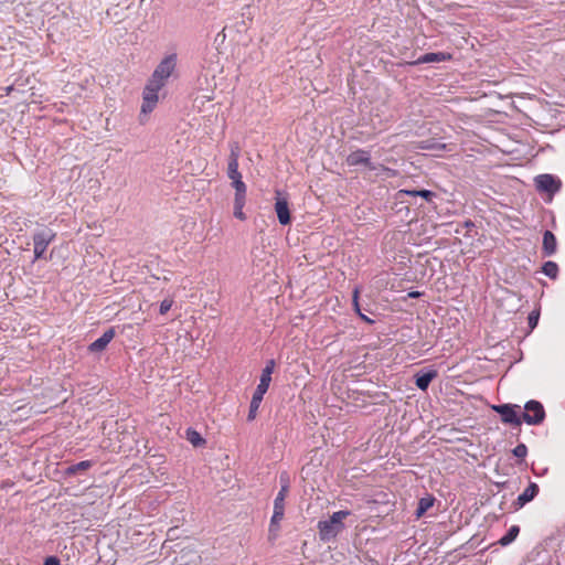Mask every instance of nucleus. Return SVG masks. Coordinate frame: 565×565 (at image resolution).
I'll return each instance as SVG.
<instances>
[{
	"label": "nucleus",
	"mask_w": 565,
	"mask_h": 565,
	"mask_svg": "<svg viewBox=\"0 0 565 565\" xmlns=\"http://www.w3.org/2000/svg\"><path fill=\"white\" fill-rule=\"evenodd\" d=\"M557 252V239L554 233L550 230L543 232L542 255L551 257Z\"/></svg>",
	"instance_id": "2eb2a0df"
},
{
	"label": "nucleus",
	"mask_w": 565,
	"mask_h": 565,
	"mask_svg": "<svg viewBox=\"0 0 565 565\" xmlns=\"http://www.w3.org/2000/svg\"><path fill=\"white\" fill-rule=\"evenodd\" d=\"M289 491H282L279 489L275 500H274V508L285 509V500L288 495Z\"/></svg>",
	"instance_id": "b1692460"
},
{
	"label": "nucleus",
	"mask_w": 565,
	"mask_h": 565,
	"mask_svg": "<svg viewBox=\"0 0 565 565\" xmlns=\"http://www.w3.org/2000/svg\"><path fill=\"white\" fill-rule=\"evenodd\" d=\"M359 295H360L359 288H354L353 297H352V306H353V309H354V311H355V313L358 316H359V312H362L361 311V307H360V302H359Z\"/></svg>",
	"instance_id": "c756f323"
},
{
	"label": "nucleus",
	"mask_w": 565,
	"mask_h": 565,
	"mask_svg": "<svg viewBox=\"0 0 565 565\" xmlns=\"http://www.w3.org/2000/svg\"><path fill=\"white\" fill-rule=\"evenodd\" d=\"M280 530V523L278 522H274L271 519H270V523H269V535L273 536V537H276L277 536V533L279 532Z\"/></svg>",
	"instance_id": "2f4dec72"
},
{
	"label": "nucleus",
	"mask_w": 565,
	"mask_h": 565,
	"mask_svg": "<svg viewBox=\"0 0 565 565\" xmlns=\"http://www.w3.org/2000/svg\"><path fill=\"white\" fill-rule=\"evenodd\" d=\"M162 87L160 84H153L151 82H147L143 92H142V104L140 113L143 115L150 114L157 106L159 100L158 93Z\"/></svg>",
	"instance_id": "0eeeda50"
},
{
	"label": "nucleus",
	"mask_w": 565,
	"mask_h": 565,
	"mask_svg": "<svg viewBox=\"0 0 565 565\" xmlns=\"http://www.w3.org/2000/svg\"><path fill=\"white\" fill-rule=\"evenodd\" d=\"M436 499L433 494H426L425 497L420 498L417 503V508L415 510V516L417 519H420L426 514V512L433 508Z\"/></svg>",
	"instance_id": "6ab92c4d"
},
{
	"label": "nucleus",
	"mask_w": 565,
	"mask_h": 565,
	"mask_svg": "<svg viewBox=\"0 0 565 565\" xmlns=\"http://www.w3.org/2000/svg\"><path fill=\"white\" fill-rule=\"evenodd\" d=\"M536 190L541 193L554 195L562 186L561 180L553 174H539L534 179Z\"/></svg>",
	"instance_id": "1a4fd4ad"
},
{
	"label": "nucleus",
	"mask_w": 565,
	"mask_h": 565,
	"mask_svg": "<svg viewBox=\"0 0 565 565\" xmlns=\"http://www.w3.org/2000/svg\"><path fill=\"white\" fill-rule=\"evenodd\" d=\"M542 273L550 279L555 280L558 277L559 268L558 265L553 260H546L541 267Z\"/></svg>",
	"instance_id": "4be33fe9"
},
{
	"label": "nucleus",
	"mask_w": 565,
	"mask_h": 565,
	"mask_svg": "<svg viewBox=\"0 0 565 565\" xmlns=\"http://www.w3.org/2000/svg\"><path fill=\"white\" fill-rule=\"evenodd\" d=\"M56 238V232L49 227L42 226L34 231L32 235L33 239V253H34V262L39 259H47L45 256V252L49 245L54 242Z\"/></svg>",
	"instance_id": "7ed1b4c3"
},
{
	"label": "nucleus",
	"mask_w": 565,
	"mask_h": 565,
	"mask_svg": "<svg viewBox=\"0 0 565 565\" xmlns=\"http://www.w3.org/2000/svg\"><path fill=\"white\" fill-rule=\"evenodd\" d=\"M43 565H61V562H60L58 557H56V556H47L44 559Z\"/></svg>",
	"instance_id": "473e14b6"
},
{
	"label": "nucleus",
	"mask_w": 565,
	"mask_h": 565,
	"mask_svg": "<svg viewBox=\"0 0 565 565\" xmlns=\"http://www.w3.org/2000/svg\"><path fill=\"white\" fill-rule=\"evenodd\" d=\"M381 169L385 172H387L388 175H394V170L385 167V166H381Z\"/></svg>",
	"instance_id": "f704fd0d"
},
{
	"label": "nucleus",
	"mask_w": 565,
	"mask_h": 565,
	"mask_svg": "<svg viewBox=\"0 0 565 565\" xmlns=\"http://www.w3.org/2000/svg\"><path fill=\"white\" fill-rule=\"evenodd\" d=\"M491 409L500 415V419L505 425L521 426L522 408L518 404L504 403L491 405Z\"/></svg>",
	"instance_id": "39448f33"
},
{
	"label": "nucleus",
	"mask_w": 565,
	"mask_h": 565,
	"mask_svg": "<svg viewBox=\"0 0 565 565\" xmlns=\"http://www.w3.org/2000/svg\"><path fill=\"white\" fill-rule=\"evenodd\" d=\"M546 417L544 406L536 399H530L525 403L522 411L523 422L527 425H541Z\"/></svg>",
	"instance_id": "423d86ee"
},
{
	"label": "nucleus",
	"mask_w": 565,
	"mask_h": 565,
	"mask_svg": "<svg viewBox=\"0 0 565 565\" xmlns=\"http://www.w3.org/2000/svg\"><path fill=\"white\" fill-rule=\"evenodd\" d=\"M279 483H280V489L282 491H289L290 478H289L288 472L284 471V472L280 473V476H279Z\"/></svg>",
	"instance_id": "cd10ccee"
},
{
	"label": "nucleus",
	"mask_w": 565,
	"mask_h": 565,
	"mask_svg": "<svg viewBox=\"0 0 565 565\" xmlns=\"http://www.w3.org/2000/svg\"><path fill=\"white\" fill-rule=\"evenodd\" d=\"M519 533H520V526L519 525L510 526V529L505 532V534L502 535L498 540V544L501 545V546L510 545L511 543H513L516 540Z\"/></svg>",
	"instance_id": "412c9836"
},
{
	"label": "nucleus",
	"mask_w": 565,
	"mask_h": 565,
	"mask_svg": "<svg viewBox=\"0 0 565 565\" xmlns=\"http://www.w3.org/2000/svg\"><path fill=\"white\" fill-rule=\"evenodd\" d=\"M437 376V371L429 369V370H420L415 374V385L420 391H426L433 380Z\"/></svg>",
	"instance_id": "dca6fc26"
},
{
	"label": "nucleus",
	"mask_w": 565,
	"mask_h": 565,
	"mask_svg": "<svg viewBox=\"0 0 565 565\" xmlns=\"http://www.w3.org/2000/svg\"><path fill=\"white\" fill-rule=\"evenodd\" d=\"M285 515V509L274 508L271 520L280 523Z\"/></svg>",
	"instance_id": "7c9ffc66"
},
{
	"label": "nucleus",
	"mask_w": 565,
	"mask_h": 565,
	"mask_svg": "<svg viewBox=\"0 0 565 565\" xmlns=\"http://www.w3.org/2000/svg\"><path fill=\"white\" fill-rule=\"evenodd\" d=\"M540 488L535 482H530L527 488L518 495L516 500L513 502L514 510L522 509L525 504L534 500V498L539 494Z\"/></svg>",
	"instance_id": "9b49d317"
},
{
	"label": "nucleus",
	"mask_w": 565,
	"mask_h": 565,
	"mask_svg": "<svg viewBox=\"0 0 565 565\" xmlns=\"http://www.w3.org/2000/svg\"><path fill=\"white\" fill-rule=\"evenodd\" d=\"M359 318L361 320H363L364 322L369 323V324H373L375 322L373 319H371L370 317H367L363 312H359Z\"/></svg>",
	"instance_id": "72a5a7b5"
},
{
	"label": "nucleus",
	"mask_w": 565,
	"mask_h": 565,
	"mask_svg": "<svg viewBox=\"0 0 565 565\" xmlns=\"http://www.w3.org/2000/svg\"><path fill=\"white\" fill-rule=\"evenodd\" d=\"M512 454L513 456H515L516 458L519 459H524L527 455V447L525 444L521 443L519 445H516L513 449H512Z\"/></svg>",
	"instance_id": "a878e982"
},
{
	"label": "nucleus",
	"mask_w": 565,
	"mask_h": 565,
	"mask_svg": "<svg viewBox=\"0 0 565 565\" xmlns=\"http://www.w3.org/2000/svg\"><path fill=\"white\" fill-rule=\"evenodd\" d=\"M246 203V193H235L234 194V216L239 221L246 220V214L243 212V209Z\"/></svg>",
	"instance_id": "aec40b11"
},
{
	"label": "nucleus",
	"mask_w": 565,
	"mask_h": 565,
	"mask_svg": "<svg viewBox=\"0 0 565 565\" xmlns=\"http://www.w3.org/2000/svg\"><path fill=\"white\" fill-rule=\"evenodd\" d=\"M94 465L93 460H83L77 463L70 465L64 470L65 477H73L90 469Z\"/></svg>",
	"instance_id": "f3484780"
},
{
	"label": "nucleus",
	"mask_w": 565,
	"mask_h": 565,
	"mask_svg": "<svg viewBox=\"0 0 565 565\" xmlns=\"http://www.w3.org/2000/svg\"><path fill=\"white\" fill-rule=\"evenodd\" d=\"M232 186L235 190V193H246L247 186L242 178L232 179Z\"/></svg>",
	"instance_id": "bb28decb"
},
{
	"label": "nucleus",
	"mask_w": 565,
	"mask_h": 565,
	"mask_svg": "<svg viewBox=\"0 0 565 565\" xmlns=\"http://www.w3.org/2000/svg\"><path fill=\"white\" fill-rule=\"evenodd\" d=\"M452 58V55L448 52H429L420 55L413 65L428 64V63H441Z\"/></svg>",
	"instance_id": "4468645a"
},
{
	"label": "nucleus",
	"mask_w": 565,
	"mask_h": 565,
	"mask_svg": "<svg viewBox=\"0 0 565 565\" xmlns=\"http://www.w3.org/2000/svg\"><path fill=\"white\" fill-rule=\"evenodd\" d=\"M239 147L237 143L231 145V153L227 162V177L232 179L242 178V173L238 171V159H239Z\"/></svg>",
	"instance_id": "ddd939ff"
},
{
	"label": "nucleus",
	"mask_w": 565,
	"mask_h": 565,
	"mask_svg": "<svg viewBox=\"0 0 565 565\" xmlns=\"http://www.w3.org/2000/svg\"><path fill=\"white\" fill-rule=\"evenodd\" d=\"M473 226H475V223L471 220H468V221L465 222V227L471 228Z\"/></svg>",
	"instance_id": "c9c22d12"
},
{
	"label": "nucleus",
	"mask_w": 565,
	"mask_h": 565,
	"mask_svg": "<svg viewBox=\"0 0 565 565\" xmlns=\"http://www.w3.org/2000/svg\"><path fill=\"white\" fill-rule=\"evenodd\" d=\"M275 193L276 198L274 209L277 214L278 222L282 226L289 225L292 221V217L289 209L288 196L279 190H276Z\"/></svg>",
	"instance_id": "6e6552de"
},
{
	"label": "nucleus",
	"mask_w": 565,
	"mask_h": 565,
	"mask_svg": "<svg viewBox=\"0 0 565 565\" xmlns=\"http://www.w3.org/2000/svg\"><path fill=\"white\" fill-rule=\"evenodd\" d=\"M539 320H540V310H533L529 313L527 324H529L530 331H533L536 328Z\"/></svg>",
	"instance_id": "393cba45"
},
{
	"label": "nucleus",
	"mask_w": 565,
	"mask_h": 565,
	"mask_svg": "<svg viewBox=\"0 0 565 565\" xmlns=\"http://www.w3.org/2000/svg\"><path fill=\"white\" fill-rule=\"evenodd\" d=\"M351 167L365 166L369 170H375L376 166L371 161V153L364 149L352 151L345 159Z\"/></svg>",
	"instance_id": "9d476101"
},
{
	"label": "nucleus",
	"mask_w": 565,
	"mask_h": 565,
	"mask_svg": "<svg viewBox=\"0 0 565 565\" xmlns=\"http://www.w3.org/2000/svg\"><path fill=\"white\" fill-rule=\"evenodd\" d=\"M398 194H399V196H403V195L420 196L428 203H433V200L437 196V194L434 191L427 190V189H420V190L403 189V190L398 191Z\"/></svg>",
	"instance_id": "a211bd4d"
},
{
	"label": "nucleus",
	"mask_w": 565,
	"mask_h": 565,
	"mask_svg": "<svg viewBox=\"0 0 565 565\" xmlns=\"http://www.w3.org/2000/svg\"><path fill=\"white\" fill-rule=\"evenodd\" d=\"M178 55L175 53H171L163 57L161 62L157 65L153 73L151 74L148 82L153 84H160L161 87L166 85L167 79L172 75L177 67Z\"/></svg>",
	"instance_id": "20e7f679"
},
{
	"label": "nucleus",
	"mask_w": 565,
	"mask_h": 565,
	"mask_svg": "<svg viewBox=\"0 0 565 565\" xmlns=\"http://www.w3.org/2000/svg\"><path fill=\"white\" fill-rule=\"evenodd\" d=\"M351 512L349 510H340L333 512L332 515L327 520H321L317 524L319 531V537L322 542H330L334 540L339 533H341L345 525L343 520L349 516Z\"/></svg>",
	"instance_id": "f03ea898"
},
{
	"label": "nucleus",
	"mask_w": 565,
	"mask_h": 565,
	"mask_svg": "<svg viewBox=\"0 0 565 565\" xmlns=\"http://www.w3.org/2000/svg\"><path fill=\"white\" fill-rule=\"evenodd\" d=\"M115 328L107 329L98 339L93 341L87 350L89 353H99L104 351L107 345L110 343V341L115 338Z\"/></svg>",
	"instance_id": "f8f14e48"
},
{
	"label": "nucleus",
	"mask_w": 565,
	"mask_h": 565,
	"mask_svg": "<svg viewBox=\"0 0 565 565\" xmlns=\"http://www.w3.org/2000/svg\"><path fill=\"white\" fill-rule=\"evenodd\" d=\"M276 362L274 359L267 360L265 367L262 370L259 383L252 396V401L249 404L247 420L252 422L256 418L258 408L263 402L264 395L267 393L270 382L271 374L275 370Z\"/></svg>",
	"instance_id": "f257e3e1"
},
{
	"label": "nucleus",
	"mask_w": 565,
	"mask_h": 565,
	"mask_svg": "<svg viewBox=\"0 0 565 565\" xmlns=\"http://www.w3.org/2000/svg\"><path fill=\"white\" fill-rule=\"evenodd\" d=\"M419 295H420V292H419V291H411V292L408 294V297H409V298H417V297H419Z\"/></svg>",
	"instance_id": "e433bc0d"
},
{
	"label": "nucleus",
	"mask_w": 565,
	"mask_h": 565,
	"mask_svg": "<svg viewBox=\"0 0 565 565\" xmlns=\"http://www.w3.org/2000/svg\"><path fill=\"white\" fill-rule=\"evenodd\" d=\"M186 438L195 447L203 446L205 444V439L193 428L186 429Z\"/></svg>",
	"instance_id": "5701e85b"
},
{
	"label": "nucleus",
	"mask_w": 565,
	"mask_h": 565,
	"mask_svg": "<svg viewBox=\"0 0 565 565\" xmlns=\"http://www.w3.org/2000/svg\"><path fill=\"white\" fill-rule=\"evenodd\" d=\"M173 299L171 298H166L163 299L161 302H160V307H159V313L160 315H166L172 307L173 305Z\"/></svg>",
	"instance_id": "c85d7f7f"
}]
</instances>
